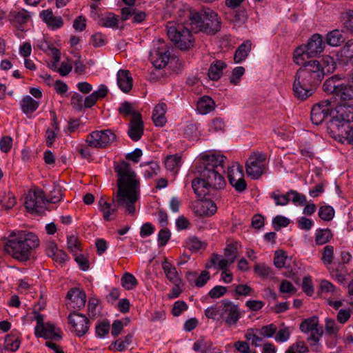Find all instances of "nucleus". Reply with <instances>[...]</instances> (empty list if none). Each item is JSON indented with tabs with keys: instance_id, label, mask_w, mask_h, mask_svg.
Wrapping results in <instances>:
<instances>
[{
	"instance_id": "obj_1",
	"label": "nucleus",
	"mask_w": 353,
	"mask_h": 353,
	"mask_svg": "<svg viewBox=\"0 0 353 353\" xmlns=\"http://www.w3.org/2000/svg\"><path fill=\"white\" fill-rule=\"evenodd\" d=\"M117 175V190L113 194L112 203L107 208L99 209L103 212V218L107 221H112V214L117 210V208L123 207L130 214L135 212V203L139 199L140 183L137 178L135 172L130 163L121 161L114 167Z\"/></svg>"
},
{
	"instance_id": "obj_2",
	"label": "nucleus",
	"mask_w": 353,
	"mask_h": 353,
	"mask_svg": "<svg viewBox=\"0 0 353 353\" xmlns=\"http://www.w3.org/2000/svg\"><path fill=\"white\" fill-rule=\"evenodd\" d=\"M225 157L220 154L208 155L203 158L199 177L192 181L194 193L200 199L206 196L217 200L221 197L220 190L226 185L221 172H224Z\"/></svg>"
},
{
	"instance_id": "obj_3",
	"label": "nucleus",
	"mask_w": 353,
	"mask_h": 353,
	"mask_svg": "<svg viewBox=\"0 0 353 353\" xmlns=\"http://www.w3.org/2000/svg\"><path fill=\"white\" fill-rule=\"evenodd\" d=\"M336 67L333 57L324 56L322 63L318 60H310L303 64L296 72L292 85L294 97L305 100L310 97L316 87L323 79L326 73H332Z\"/></svg>"
},
{
	"instance_id": "obj_4",
	"label": "nucleus",
	"mask_w": 353,
	"mask_h": 353,
	"mask_svg": "<svg viewBox=\"0 0 353 353\" xmlns=\"http://www.w3.org/2000/svg\"><path fill=\"white\" fill-rule=\"evenodd\" d=\"M330 120L327 122V129L332 136L343 142V139L353 143V105H339L330 113Z\"/></svg>"
},
{
	"instance_id": "obj_5",
	"label": "nucleus",
	"mask_w": 353,
	"mask_h": 353,
	"mask_svg": "<svg viewBox=\"0 0 353 353\" xmlns=\"http://www.w3.org/2000/svg\"><path fill=\"white\" fill-rule=\"evenodd\" d=\"M39 245V240L35 234L20 231L17 236L5 243L4 250L14 259L26 261L30 259L31 251Z\"/></svg>"
},
{
	"instance_id": "obj_6",
	"label": "nucleus",
	"mask_w": 353,
	"mask_h": 353,
	"mask_svg": "<svg viewBox=\"0 0 353 353\" xmlns=\"http://www.w3.org/2000/svg\"><path fill=\"white\" fill-rule=\"evenodd\" d=\"M192 28L195 32L202 31L209 34H216L221 28L217 14L210 8L190 14Z\"/></svg>"
},
{
	"instance_id": "obj_7",
	"label": "nucleus",
	"mask_w": 353,
	"mask_h": 353,
	"mask_svg": "<svg viewBox=\"0 0 353 353\" xmlns=\"http://www.w3.org/2000/svg\"><path fill=\"white\" fill-rule=\"evenodd\" d=\"M325 47L323 37L319 34H314L305 45L297 47L294 52V61L299 65L303 66L307 62L305 58L316 57L321 53Z\"/></svg>"
},
{
	"instance_id": "obj_8",
	"label": "nucleus",
	"mask_w": 353,
	"mask_h": 353,
	"mask_svg": "<svg viewBox=\"0 0 353 353\" xmlns=\"http://www.w3.org/2000/svg\"><path fill=\"white\" fill-rule=\"evenodd\" d=\"M323 90L342 101L353 99V83L341 81L338 75L327 79L323 85Z\"/></svg>"
},
{
	"instance_id": "obj_9",
	"label": "nucleus",
	"mask_w": 353,
	"mask_h": 353,
	"mask_svg": "<svg viewBox=\"0 0 353 353\" xmlns=\"http://www.w3.org/2000/svg\"><path fill=\"white\" fill-rule=\"evenodd\" d=\"M167 34L174 46L181 50H186L194 46V39L190 30L183 24L169 23Z\"/></svg>"
},
{
	"instance_id": "obj_10",
	"label": "nucleus",
	"mask_w": 353,
	"mask_h": 353,
	"mask_svg": "<svg viewBox=\"0 0 353 353\" xmlns=\"http://www.w3.org/2000/svg\"><path fill=\"white\" fill-rule=\"evenodd\" d=\"M47 203L45 192L41 188H34L29 191L26 197L25 207L28 212L33 214H41Z\"/></svg>"
},
{
	"instance_id": "obj_11",
	"label": "nucleus",
	"mask_w": 353,
	"mask_h": 353,
	"mask_svg": "<svg viewBox=\"0 0 353 353\" xmlns=\"http://www.w3.org/2000/svg\"><path fill=\"white\" fill-rule=\"evenodd\" d=\"M221 303V323L228 327L235 325L241 317L239 307L228 299L222 300Z\"/></svg>"
},
{
	"instance_id": "obj_12",
	"label": "nucleus",
	"mask_w": 353,
	"mask_h": 353,
	"mask_svg": "<svg viewBox=\"0 0 353 353\" xmlns=\"http://www.w3.org/2000/svg\"><path fill=\"white\" fill-rule=\"evenodd\" d=\"M116 139V135L109 129L94 131L90 133L86 142L90 147L104 148L110 145Z\"/></svg>"
},
{
	"instance_id": "obj_13",
	"label": "nucleus",
	"mask_w": 353,
	"mask_h": 353,
	"mask_svg": "<svg viewBox=\"0 0 353 353\" xmlns=\"http://www.w3.org/2000/svg\"><path fill=\"white\" fill-rule=\"evenodd\" d=\"M266 157L260 152H253L245 163V170L248 176L253 179H258L263 174L264 162Z\"/></svg>"
},
{
	"instance_id": "obj_14",
	"label": "nucleus",
	"mask_w": 353,
	"mask_h": 353,
	"mask_svg": "<svg viewBox=\"0 0 353 353\" xmlns=\"http://www.w3.org/2000/svg\"><path fill=\"white\" fill-rule=\"evenodd\" d=\"M333 109L329 100L322 101L315 104L311 110V121L316 125H320L325 120H330V113Z\"/></svg>"
},
{
	"instance_id": "obj_15",
	"label": "nucleus",
	"mask_w": 353,
	"mask_h": 353,
	"mask_svg": "<svg viewBox=\"0 0 353 353\" xmlns=\"http://www.w3.org/2000/svg\"><path fill=\"white\" fill-rule=\"evenodd\" d=\"M228 178L230 184L238 192H243L247 188V183L243 178V168L240 165L228 168Z\"/></svg>"
},
{
	"instance_id": "obj_16",
	"label": "nucleus",
	"mask_w": 353,
	"mask_h": 353,
	"mask_svg": "<svg viewBox=\"0 0 353 353\" xmlns=\"http://www.w3.org/2000/svg\"><path fill=\"white\" fill-rule=\"evenodd\" d=\"M70 324L77 336H82L87 333L90 327V321L85 316L77 312H71L68 316Z\"/></svg>"
},
{
	"instance_id": "obj_17",
	"label": "nucleus",
	"mask_w": 353,
	"mask_h": 353,
	"mask_svg": "<svg viewBox=\"0 0 353 353\" xmlns=\"http://www.w3.org/2000/svg\"><path fill=\"white\" fill-rule=\"evenodd\" d=\"M150 57L153 65L156 68L161 69L168 64L170 53L168 47L165 45H162L151 52Z\"/></svg>"
},
{
	"instance_id": "obj_18",
	"label": "nucleus",
	"mask_w": 353,
	"mask_h": 353,
	"mask_svg": "<svg viewBox=\"0 0 353 353\" xmlns=\"http://www.w3.org/2000/svg\"><path fill=\"white\" fill-rule=\"evenodd\" d=\"M143 132L144 125L141 114H135L130 121L128 135L133 141H138L141 139Z\"/></svg>"
},
{
	"instance_id": "obj_19",
	"label": "nucleus",
	"mask_w": 353,
	"mask_h": 353,
	"mask_svg": "<svg viewBox=\"0 0 353 353\" xmlns=\"http://www.w3.org/2000/svg\"><path fill=\"white\" fill-rule=\"evenodd\" d=\"M66 297L70 299L68 307L74 310L82 309L86 302V294L79 288H74L68 290Z\"/></svg>"
},
{
	"instance_id": "obj_20",
	"label": "nucleus",
	"mask_w": 353,
	"mask_h": 353,
	"mask_svg": "<svg viewBox=\"0 0 353 353\" xmlns=\"http://www.w3.org/2000/svg\"><path fill=\"white\" fill-rule=\"evenodd\" d=\"M212 196L204 201L197 202L194 205V212L203 217H208L214 215L217 211L216 203L212 200Z\"/></svg>"
},
{
	"instance_id": "obj_21",
	"label": "nucleus",
	"mask_w": 353,
	"mask_h": 353,
	"mask_svg": "<svg viewBox=\"0 0 353 353\" xmlns=\"http://www.w3.org/2000/svg\"><path fill=\"white\" fill-rule=\"evenodd\" d=\"M35 335L37 337H42L54 341H59L62 339L61 330L50 322L46 323L43 328H41Z\"/></svg>"
},
{
	"instance_id": "obj_22",
	"label": "nucleus",
	"mask_w": 353,
	"mask_h": 353,
	"mask_svg": "<svg viewBox=\"0 0 353 353\" xmlns=\"http://www.w3.org/2000/svg\"><path fill=\"white\" fill-rule=\"evenodd\" d=\"M39 16L47 26L52 29L60 28L63 25L61 17H54L51 9L42 10Z\"/></svg>"
},
{
	"instance_id": "obj_23",
	"label": "nucleus",
	"mask_w": 353,
	"mask_h": 353,
	"mask_svg": "<svg viewBox=\"0 0 353 353\" xmlns=\"http://www.w3.org/2000/svg\"><path fill=\"white\" fill-rule=\"evenodd\" d=\"M117 84L125 93H128L133 84V79L129 70H119L117 72Z\"/></svg>"
},
{
	"instance_id": "obj_24",
	"label": "nucleus",
	"mask_w": 353,
	"mask_h": 353,
	"mask_svg": "<svg viewBox=\"0 0 353 353\" xmlns=\"http://www.w3.org/2000/svg\"><path fill=\"white\" fill-rule=\"evenodd\" d=\"M31 13L23 8L18 11L12 10L8 14V19L10 23L19 26L27 23L31 19Z\"/></svg>"
},
{
	"instance_id": "obj_25",
	"label": "nucleus",
	"mask_w": 353,
	"mask_h": 353,
	"mask_svg": "<svg viewBox=\"0 0 353 353\" xmlns=\"http://www.w3.org/2000/svg\"><path fill=\"white\" fill-rule=\"evenodd\" d=\"M167 111V105L165 103H158L154 108L152 119L156 126L163 127L167 120L165 114Z\"/></svg>"
},
{
	"instance_id": "obj_26",
	"label": "nucleus",
	"mask_w": 353,
	"mask_h": 353,
	"mask_svg": "<svg viewBox=\"0 0 353 353\" xmlns=\"http://www.w3.org/2000/svg\"><path fill=\"white\" fill-rule=\"evenodd\" d=\"M226 63L221 60H214L210 65L208 77L212 81H218L223 74V71L226 68Z\"/></svg>"
},
{
	"instance_id": "obj_27",
	"label": "nucleus",
	"mask_w": 353,
	"mask_h": 353,
	"mask_svg": "<svg viewBox=\"0 0 353 353\" xmlns=\"http://www.w3.org/2000/svg\"><path fill=\"white\" fill-rule=\"evenodd\" d=\"M162 268L166 278L173 284L181 283V280L179 276L178 272L174 266L171 265L167 259L162 262Z\"/></svg>"
},
{
	"instance_id": "obj_28",
	"label": "nucleus",
	"mask_w": 353,
	"mask_h": 353,
	"mask_svg": "<svg viewBox=\"0 0 353 353\" xmlns=\"http://www.w3.org/2000/svg\"><path fill=\"white\" fill-rule=\"evenodd\" d=\"M39 105V101L34 100L29 95L23 97L20 101L21 109L26 115L32 114L37 110Z\"/></svg>"
},
{
	"instance_id": "obj_29",
	"label": "nucleus",
	"mask_w": 353,
	"mask_h": 353,
	"mask_svg": "<svg viewBox=\"0 0 353 353\" xmlns=\"http://www.w3.org/2000/svg\"><path fill=\"white\" fill-rule=\"evenodd\" d=\"M341 61L345 65H353V39L346 42L340 51Z\"/></svg>"
},
{
	"instance_id": "obj_30",
	"label": "nucleus",
	"mask_w": 353,
	"mask_h": 353,
	"mask_svg": "<svg viewBox=\"0 0 353 353\" xmlns=\"http://www.w3.org/2000/svg\"><path fill=\"white\" fill-rule=\"evenodd\" d=\"M251 46L250 41L246 40L237 48L234 55L235 63H241L247 58L251 50Z\"/></svg>"
},
{
	"instance_id": "obj_31",
	"label": "nucleus",
	"mask_w": 353,
	"mask_h": 353,
	"mask_svg": "<svg viewBox=\"0 0 353 353\" xmlns=\"http://www.w3.org/2000/svg\"><path fill=\"white\" fill-rule=\"evenodd\" d=\"M214 101L209 96H203L197 102V110L203 114L210 112L214 108Z\"/></svg>"
},
{
	"instance_id": "obj_32",
	"label": "nucleus",
	"mask_w": 353,
	"mask_h": 353,
	"mask_svg": "<svg viewBox=\"0 0 353 353\" xmlns=\"http://www.w3.org/2000/svg\"><path fill=\"white\" fill-rule=\"evenodd\" d=\"M121 284L125 290H132L137 286L138 281L132 274L125 272L121 276Z\"/></svg>"
},
{
	"instance_id": "obj_33",
	"label": "nucleus",
	"mask_w": 353,
	"mask_h": 353,
	"mask_svg": "<svg viewBox=\"0 0 353 353\" xmlns=\"http://www.w3.org/2000/svg\"><path fill=\"white\" fill-rule=\"evenodd\" d=\"M333 234L329 228L319 229L316 230L315 242L317 245H323L330 241Z\"/></svg>"
},
{
	"instance_id": "obj_34",
	"label": "nucleus",
	"mask_w": 353,
	"mask_h": 353,
	"mask_svg": "<svg viewBox=\"0 0 353 353\" xmlns=\"http://www.w3.org/2000/svg\"><path fill=\"white\" fill-rule=\"evenodd\" d=\"M286 196L288 203L292 201L296 205L303 206L305 205L307 202L306 196L295 190H291L288 191L286 193Z\"/></svg>"
},
{
	"instance_id": "obj_35",
	"label": "nucleus",
	"mask_w": 353,
	"mask_h": 353,
	"mask_svg": "<svg viewBox=\"0 0 353 353\" xmlns=\"http://www.w3.org/2000/svg\"><path fill=\"white\" fill-rule=\"evenodd\" d=\"M21 340L13 334H8L5 338V349L16 352L20 347Z\"/></svg>"
},
{
	"instance_id": "obj_36",
	"label": "nucleus",
	"mask_w": 353,
	"mask_h": 353,
	"mask_svg": "<svg viewBox=\"0 0 353 353\" xmlns=\"http://www.w3.org/2000/svg\"><path fill=\"white\" fill-rule=\"evenodd\" d=\"M254 272L263 279L272 278L274 274L272 269L265 263L256 264L254 267Z\"/></svg>"
},
{
	"instance_id": "obj_37",
	"label": "nucleus",
	"mask_w": 353,
	"mask_h": 353,
	"mask_svg": "<svg viewBox=\"0 0 353 353\" xmlns=\"http://www.w3.org/2000/svg\"><path fill=\"white\" fill-rule=\"evenodd\" d=\"M317 325H319V319L316 316H313L303 321L300 324L299 328L301 332L307 333L313 332Z\"/></svg>"
},
{
	"instance_id": "obj_38",
	"label": "nucleus",
	"mask_w": 353,
	"mask_h": 353,
	"mask_svg": "<svg viewBox=\"0 0 353 353\" xmlns=\"http://www.w3.org/2000/svg\"><path fill=\"white\" fill-rule=\"evenodd\" d=\"M344 38L339 30H334L327 34V42L332 46H339L344 42Z\"/></svg>"
},
{
	"instance_id": "obj_39",
	"label": "nucleus",
	"mask_w": 353,
	"mask_h": 353,
	"mask_svg": "<svg viewBox=\"0 0 353 353\" xmlns=\"http://www.w3.org/2000/svg\"><path fill=\"white\" fill-rule=\"evenodd\" d=\"M181 157L177 154L170 155L167 157L165 161V166L168 170L177 172L179 168L181 166Z\"/></svg>"
},
{
	"instance_id": "obj_40",
	"label": "nucleus",
	"mask_w": 353,
	"mask_h": 353,
	"mask_svg": "<svg viewBox=\"0 0 353 353\" xmlns=\"http://www.w3.org/2000/svg\"><path fill=\"white\" fill-rule=\"evenodd\" d=\"M328 269L332 277H334L339 283L344 282L345 268L341 263H339L336 266L333 265Z\"/></svg>"
},
{
	"instance_id": "obj_41",
	"label": "nucleus",
	"mask_w": 353,
	"mask_h": 353,
	"mask_svg": "<svg viewBox=\"0 0 353 353\" xmlns=\"http://www.w3.org/2000/svg\"><path fill=\"white\" fill-rule=\"evenodd\" d=\"M118 21L119 16L109 12L101 19V25L105 28H114L117 27Z\"/></svg>"
},
{
	"instance_id": "obj_42",
	"label": "nucleus",
	"mask_w": 353,
	"mask_h": 353,
	"mask_svg": "<svg viewBox=\"0 0 353 353\" xmlns=\"http://www.w3.org/2000/svg\"><path fill=\"white\" fill-rule=\"evenodd\" d=\"M334 210L330 205H322L319 210V216L325 221H331L334 216Z\"/></svg>"
},
{
	"instance_id": "obj_43",
	"label": "nucleus",
	"mask_w": 353,
	"mask_h": 353,
	"mask_svg": "<svg viewBox=\"0 0 353 353\" xmlns=\"http://www.w3.org/2000/svg\"><path fill=\"white\" fill-rule=\"evenodd\" d=\"M245 338L248 341L251 340L252 345L258 347L261 345L264 337L259 335L256 332V329L250 328L248 330L247 333L245 335Z\"/></svg>"
},
{
	"instance_id": "obj_44",
	"label": "nucleus",
	"mask_w": 353,
	"mask_h": 353,
	"mask_svg": "<svg viewBox=\"0 0 353 353\" xmlns=\"http://www.w3.org/2000/svg\"><path fill=\"white\" fill-rule=\"evenodd\" d=\"M309 348L304 341H297L292 344L286 350V353H306Z\"/></svg>"
},
{
	"instance_id": "obj_45",
	"label": "nucleus",
	"mask_w": 353,
	"mask_h": 353,
	"mask_svg": "<svg viewBox=\"0 0 353 353\" xmlns=\"http://www.w3.org/2000/svg\"><path fill=\"white\" fill-rule=\"evenodd\" d=\"M212 343L211 341H205L204 339H200L194 342L192 349L196 351H200L201 353H208L211 349Z\"/></svg>"
},
{
	"instance_id": "obj_46",
	"label": "nucleus",
	"mask_w": 353,
	"mask_h": 353,
	"mask_svg": "<svg viewBox=\"0 0 353 353\" xmlns=\"http://www.w3.org/2000/svg\"><path fill=\"white\" fill-rule=\"evenodd\" d=\"M334 259V247L327 245L324 247L322 253L321 261L324 265H331Z\"/></svg>"
},
{
	"instance_id": "obj_47",
	"label": "nucleus",
	"mask_w": 353,
	"mask_h": 353,
	"mask_svg": "<svg viewBox=\"0 0 353 353\" xmlns=\"http://www.w3.org/2000/svg\"><path fill=\"white\" fill-rule=\"evenodd\" d=\"M342 22L344 28L353 34V10L343 13Z\"/></svg>"
},
{
	"instance_id": "obj_48",
	"label": "nucleus",
	"mask_w": 353,
	"mask_h": 353,
	"mask_svg": "<svg viewBox=\"0 0 353 353\" xmlns=\"http://www.w3.org/2000/svg\"><path fill=\"white\" fill-rule=\"evenodd\" d=\"M276 325L272 323L264 325L261 329H256V332L261 336L270 338L273 336L276 332Z\"/></svg>"
},
{
	"instance_id": "obj_49",
	"label": "nucleus",
	"mask_w": 353,
	"mask_h": 353,
	"mask_svg": "<svg viewBox=\"0 0 353 353\" xmlns=\"http://www.w3.org/2000/svg\"><path fill=\"white\" fill-rule=\"evenodd\" d=\"M132 334H128L123 339H119L114 342V347L117 351L122 352L132 343Z\"/></svg>"
},
{
	"instance_id": "obj_50",
	"label": "nucleus",
	"mask_w": 353,
	"mask_h": 353,
	"mask_svg": "<svg viewBox=\"0 0 353 353\" xmlns=\"http://www.w3.org/2000/svg\"><path fill=\"white\" fill-rule=\"evenodd\" d=\"M80 241L77 237L74 235L68 236L67 247L70 252L77 254V252L80 250Z\"/></svg>"
},
{
	"instance_id": "obj_51",
	"label": "nucleus",
	"mask_w": 353,
	"mask_h": 353,
	"mask_svg": "<svg viewBox=\"0 0 353 353\" xmlns=\"http://www.w3.org/2000/svg\"><path fill=\"white\" fill-rule=\"evenodd\" d=\"M118 111L119 114H123L125 117L129 115H132V117H134L135 114H141L139 112L134 111L132 108V104L128 101L122 103L118 108Z\"/></svg>"
},
{
	"instance_id": "obj_52",
	"label": "nucleus",
	"mask_w": 353,
	"mask_h": 353,
	"mask_svg": "<svg viewBox=\"0 0 353 353\" xmlns=\"http://www.w3.org/2000/svg\"><path fill=\"white\" fill-rule=\"evenodd\" d=\"M205 315L208 319L220 321L221 305L208 307L205 310Z\"/></svg>"
},
{
	"instance_id": "obj_53",
	"label": "nucleus",
	"mask_w": 353,
	"mask_h": 353,
	"mask_svg": "<svg viewBox=\"0 0 353 353\" xmlns=\"http://www.w3.org/2000/svg\"><path fill=\"white\" fill-rule=\"evenodd\" d=\"M290 223V220L281 215H278L274 218L272 225L275 230L279 231L281 228L287 227Z\"/></svg>"
},
{
	"instance_id": "obj_54",
	"label": "nucleus",
	"mask_w": 353,
	"mask_h": 353,
	"mask_svg": "<svg viewBox=\"0 0 353 353\" xmlns=\"http://www.w3.org/2000/svg\"><path fill=\"white\" fill-rule=\"evenodd\" d=\"M274 255V265L279 269L283 268L285 266V261L287 259L285 252L283 250H277L275 252Z\"/></svg>"
},
{
	"instance_id": "obj_55",
	"label": "nucleus",
	"mask_w": 353,
	"mask_h": 353,
	"mask_svg": "<svg viewBox=\"0 0 353 353\" xmlns=\"http://www.w3.org/2000/svg\"><path fill=\"white\" fill-rule=\"evenodd\" d=\"M225 255L230 261V263H234L237 256V246L235 243H231L225 249Z\"/></svg>"
},
{
	"instance_id": "obj_56",
	"label": "nucleus",
	"mask_w": 353,
	"mask_h": 353,
	"mask_svg": "<svg viewBox=\"0 0 353 353\" xmlns=\"http://www.w3.org/2000/svg\"><path fill=\"white\" fill-rule=\"evenodd\" d=\"M244 73L245 68L242 66H239L234 68L232 72V76L230 77V83L233 85H237Z\"/></svg>"
},
{
	"instance_id": "obj_57",
	"label": "nucleus",
	"mask_w": 353,
	"mask_h": 353,
	"mask_svg": "<svg viewBox=\"0 0 353 353\" xmlns=\"http://www.w3.org/2000/svg\"><path fill=\"white\" fill-rule=\"evenodd\" d=\"M188 308V305L185 301H177L173 305L172 314L174 316H179L183 312L186 311Z\"/></svg>"
},
{
	"instance_id": "obj_58",
	"label": "nucleus",
	"mask_w": 353,
	"mask_h": 353,
	"mask_svg": "<svg viewBox=\"0 0 353 353\" xmlns=\"http://www.w3.org/2000/svg\"><path fill=\"white\" fill-rule=\"evenodd\" d=\"M228 288L222 285H216L209 292L208 295L212 299H218L224 296L227 292Z\"/></svg>"
},
{
	"instance_id": "obj_59",
	"label": "nucleus",
	"mask_w": 353,
	"mask_h": 353,
	"mask_svg": "<svg viewBox=\"0 0 353 353\" xmlns=\"http://www.w3.org/2000/svg\"><path fill=\"white\" fill-rule=\"evenodd\" d=\"M74 260L83 271H87L90 268V262L83 254H74Z\"/></svg>"
},
{
	"instance_id": "obj_60",
	"label": "nucleus",
	"mask_w": 353,
	"mask_h": 353,
	"mask_svg": "<svg viewBox=\"0 0 353 353\" xmlns=\"http://www.w3.org/2000/svg\"><path fill=\"white\" fill-rule=\"evenodd\" d=\"M62 199V191L59 186L54 187L49 196V199H47V203H56Z\"/></svg>"
},
{
	"instance_id": "obj_61",
	"label": "nucleus",
	"mask_w": 353,
	"mask_h": 353,
	"mask_svg": "<svg viewBox=\"0 0 353 353\" xmlns=\"http://www.w3.org/2000/svg\"><path fill=\"white\" fill-rule=\"evenodd\" d=\"M171 236L170 230L167 228L161 229L158 234V242L159 246H164L168 242Z\"/></svg>"
},
{
	"instance_id": "obj_62",
	"label": "nucleus",
	"mask_w": 353,
	"mask_h": 353,
	"mask_svg": "<svg viewBox=\"0 0 353 353\" xmlns=\"http://www.w3.org/2000/svg\"><path fill=\"white\" fill-rule=\"evenodd\" d=\"M234 292L239 296H248L251 294L254 290L247 284H240L235 286Z\"/></svg>"
},
{
	"instance_id": "obj_63",
	"label": "nucleus",
	"mask_w": 353,
	"mask_h": 353,
	"mask_svg": "<svg viewBox=\"0 0 353 353\" xmlns=\"http://www.w3.org/2000/svg\"><path fill=\"white\" fill-rule=\"evenodd\" d=\"M12 145V139L9 136H4L0 139V150L8 153Z\"/></svg>"
},
{
	"instance_id": "obj_64",
	"label": "nucleus",
	"mask_w": 353,
	"mask_h": 353,
	"mask_svg": "<svg viewBox=\"0 0 353 353\" xmlns=\"http://www.w3.org/2000/svg\"><path fill=\"white\" fill-rule=\"evenodd\" d=\"M110 323L107 321H102L96 326V334L99 337H103L108 334Z\"/></svg>"
}]
</instances>
